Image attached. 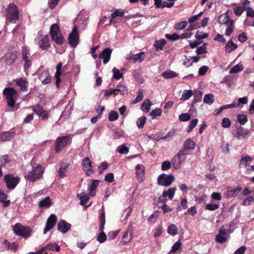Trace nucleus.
Here are the masks:
<instances>
[{
  "mask_svg": "<svg viewBox=\"0 0 254 254\" xmlns=\"http://www.w3.org/2000/svg\"><path fill=\"white\" fill-rule=\"evenodd\" d=\"M35 42L42 50H47L50 47L49 37L47 34H44L42 31L38 32L35 38Z\"/></svg>",
  "mask_w": 254,
  "mask_h": 254,
  "instance_id": "nucleus-3",
  "label": "nucleus"
},
{
  "mask_svg": "<svg viewBox=\"0 0 254 254\" xmlns=\"http://www.w3.org/2000/svg\"><path fill=\"white\" fill-rule=\"evenodd\" d=\"M0 163H1L0 165L2 166H5L6 164H7L10 162V159L9 158V157L6 154L1 156L0 157Z\"/></svg>",
  "mask_w": 254,
  "mask_h": 254,
  "instance_id": "nucleus-57",
  "label": "nucleus"
},
{
  "mask_svg": "<svg viewBox=\"0 0 254 254\" xmlns=\"http://www.w3.org/2000/svg\"><path fill=\"white\" fill-rule=\"evenodd\" d=\"M244 69V66L242 64H237L235 65L229 71V73L230 74L232 73H236L241 71H242Z\"/></svg>",
  "mask_w": 254,
  "mask_h": 254,
  "instance_id": "nucleus-41",
  "label": "nucleus"
},
{
  "mask_svg": "<svg viewBox=\"0 0 254 254\" xmlns=\"http://www.w3.org/2000/svg\"><path fill=\"white\" fill-rule=\"evenodd\" d=\"M28 82L26 79L21 77L15 80V85L20 87V89L22 91H27L28 89Z\"/></svg>",
  "mask_w": 254,
  "mask_h": 254,
  "instance_id": "nucleus-19",
  "label": "nucleus"
},
{
  "mask_svg": "<svg viewBox=\"0 0 254 254\" xmlns=\"http://www.w3.org/2000/svg\"><path fill=\"white\" fill-rule=\"evenodd\" d=\"M202 95V93L200 91H196L194 93V99L192 101V104H194L200 102L201 100Z\"/></svg>",
  "mask_w": 254,
  "mask_h": 254,
  "instance_id": "nucleus-45",
  "label": "nucleus"
},
{
  "mask_svg": "<svg viewBox=\"0 0 254 254\" xmlns=\"http://www.w3.org/2000/svg\"><path fill=\"white\" fill-rule=\"evenodd\" d=\"M34 111L43 120H47L49 118L48 112L40 106L35 107Z\"/></svg>",
  "mask_w": 254,
  "mask_h": 254,
  "instance_id": "nucleus-18",
  "label": "nucleus"
},
{
  "mask_svg": "<svg viewBox=\"0 0 254 254\" xmlns=\"http://www.w3.org/2000/svg\"><path fill=\"white\" fill-rule=\"evenodd\" d=\"M70 142L68 136L59 137L57 139L56 144V151L57 152L61 151L62 149L65 147Z\"/></svg>",
  "mask_w": 254,
  "mask_h": 254,
  "instance_id": "nucleus-13",
  "label": "nucleus"
},
{
  "mask_svg": "<svg viewBox=\"0 0 254 254\" xmlns=\"http://www.w3.org/2000/svg\"><path fill=\"white\" fill-rule=\"evenodd\" d=\"M237 45L234 43L232 41H229L225 47L226 53H230L231 52L236 50L237 48Z\"/></svg>",
  "mask_w": 254,
  "mask_h": 254,
  "instance_id": "nucleus-33",
  "label": "nucleus"
},
{
  "mask_svg": "<svg viewBox=\"0 0 254 254\" xmlns=\"http://www.w3.org/2000/svg\"><path fill=\"white\" fill-rule=\"evenodd\" d=\"M6 198L7 195L3 191L0 190V202L3 203L4 207H8L10 204V201L6 200Z\"/></svg>",
  "mask_w": 254,
  "mask_h": 254,
  "instance_id": "nucleus-35",
  "label": "nucleus"
},
{
  "mask_svg": "<svg viewBox=\"0 0 254 254\" xmlns=\"http://www.w3.org/2000/svg\"><path fill=\"white\" fill-rule=\"evenodd\" d=\"M23 60L24 62V69L26 71L31 65L32 62L30 58L23 59Z\"/></svg>",
  "mask_w": 254,
  "mask_h": 254,
  "instance_id": "nucleus-61",
  "label": "nucleus"
},
{
  "mask_svg": "<svg viewBox=\"0 0 254 254\" xmlns=\"http://www.w3.org/2000/svg\"><path fill=\"white\" fill-rule=\"evenodd\" d=\"M69 164L66 162H62L60 164L59 169L58 170V176L61 178H64L66 176L67 169Z\"/></svg>",
  "mask_w": 254,
  "mask_h": 254,
  "instance_id": "nucleus-23",
  "label": "nucleus"
},
{
  "mask_svg": "<svg viewBox=\"0 0 254 254\" xmlns=\"http://www.w3.org/2000/svg\"><path fill=\"white\" fill-rule=\"evenodd\" d=\"M237 121L241 125L245 124L248 121L246 115L244 114H239L237 116Z\"/></svg>",
  "mask_w": 254,
  "mask_h": 254,
  "instance_id": "nucleus-50",
  "label": "nucleus"
},
{
  "mask_svg": "<svg viewBox=\"0 0 254 254\" xmlns=\"http://www.w3.org/2000/svg\"><path fill=\"white\" fill-rule=\"evenodd\" d=\"M203 102L208 104H211L214 102V96L211 94H206L203 98Z\"/></svg>",
  "mask_w": 254,
  "mask_h": 254,
  "instance_id": "nucleus-44",
  "label": "nucleus"
},
{
  "mask_svg": "<svg viewBox=\"0 0 254 254\" xmlns=\"http://www.w3.org/2000/svg\"><path fill=\"white\" fill-rule=\"evenodd\" d=\"M218 22L220 24H225L227 26L225 35L230 36L233 31L234 21L229 17L227 13H224L219 16Z\"/></svg>",
  "mask_w": 254,
  "mask_h": 254,
  "instance_id": "nucleus-2",
  "label": "nucleus"
},
{
  "mask_svg": "<svg viewBox=\"0 0 254 254\" xmlns=\"http://www.w3.org/2000/svg\"><path fill=\"white\" fill-rule=\"evenodd\" d=\"M117 151L120 154H127L129 152V148L126 146L125 144H123L118 147Z\"/></svg>",
  "mask_w": 254,
  "mask_h": 254,
  "instance_id": "nucleus-43",
  "label": "nucleus"
},
{
  "mask_svg": "<svg viewBox=\"0 0 254 254\" xmlns=\"http://www.w3.org/2000/svg\"><path fill=\"white\" fill-rule=\"evenodd\" d=\"M57 221L56 216L52 214L48 218L45 228L44 229V234H46L49 231L53 228Z\"/></svg>",
  "mask_w": 254,
  "mask_h": 254,
  "instance_id": "nucleus-15",
  "label": "nucleus"
},
{
  "mask_svg": "<svg viewBox=\"0 0 254 254\" xmlns=\"http://www.w3.org/2000/svg\"><path fill=\"white\" fill-rule=\"evenodd\" d=\"M4 181L8 189L13 190L19 183L20 178L14 177L13 174H8L4 176Z\"/></svg>",
  "mask_w": 254,
  "mask_h": 254,
  "instance_id": "nucleus-8",
  "label": "nucleus"
},
{
  "mask_svg": "<svg viewBox=\"0 0 254 254\" xmlns=\"http://www.w3.org/2000/svg\"><path fill=\"white\" fill-rule=\"evenodd\" d=\"M162 114V110L160 108H156L153 110L151 113L150 115L153 119L156 118L157 116H159Z\"/></svg>",
  "mask_w": 254,
  "mask_h": 254,
  "instance_id": "nucleus-52",
  "label": "nucleus"
},
{
  "mask_svg": "<svg viewBox=\"0 0 254 254\" xmlns=\"http://www.w3.org/2000/svg\"><path fill=\"white\" fill-rule=\"evenodd\" d=\"M99 219L100 222L99 231H100V232L97 237V240L100 243H104L107 239V236L105 233L103 232L104 226L105 224V215L104 211H103L101 213Z\"/></svg>",
  "mask_w": 254,
  "mask_h": 254,
  "instance_id": "nucleus-10",
  "label": "nucleus"
},
{
  "mask_svg": "<svg viewBox=\"0 0 254 254\" xmlns=\"http://www.w3.org/2000/svg\"><path fill=\"white\" fill-rule=\"evenodd\" d=\"M119 117L117 112L115 111H111L109 114V120L111 122L116 121Z\"/></svg>",
  "mask_w": 254,
  "mask_h": 254,
  "instance_id": "nucleus-48",
  "label": "nucleus"
},
{
  "mask_svg": "<svg viewBox=\"0 0 254 254\" xmlns=\"http://www.w3.org/2000/svg\"><path fill=\"white\" fill-rule=\"evenodd\" d=\"M249 133V130L245 129L244 127H240L235 134V137L238 139H241L246 137L247 135Z\"/></svg>",
  "mask_w": 254,
  "mask_h": 254,
  "instance_id": "nucleus-27",
  "label": "nucleus"
},
{
  "mask_svg": "<svg viewBox=\"0 0 254 254\" xmlns=\"http://www.w3.org/2000/svg\"><path fill=\"white\" fill-rule=\"evenodd\" d=\"M68 43L72 47H75L79 42V35L78 33L77 27L74 26L73 27L71 32L68 36Z\"/></svg>",
  "mask_w": 254,
  "mask_h": 254,
  "instance_id": "nucleus-11",
  "label": "nucleus"
},
{
  "mask_svg": "<svg viewBox=\"0 0 254 254\" xmlns=\"http://www.w3.org/2000/svg\"><path fill=\"white\" fill-rule=\"evenodd\" d=\"M99 181L98 180H92V183L88 187L89 195L91 196H94L96 194V190L97 186L99 185Z\"/></svg>",
  "mask_w": 254,
  "mask_h": 254,
  "instance_id": "nucleus-22",
  "label": "nucleus"
},
{
  "mask_svg": "<svg viewBox=\"0 0 254 254\" xmlns=\"http://www.w3.org/2000/svg\"><path fill=\"white\" fill-rule=\"evenodd\" d=\"M221 125L224 128H228L231 125V121L228 118H224L222 120Z\"/></svg>",
  "mask_w": 254,
  "mask_h": 254,
  "instance_id": "nucleus-53",
  "label": "nucleus"
},
{
  "mask_svg": "<svg viewBox=\"0 0 254 254\" xmlns=\"http://www.w3.org/2000/svg\"><path fill=\"white\" fill-rule=\"evenodd\" d=\"M38 205L40 207L48 208L52 205L51 200L50 197L47 196L44 198L42 199L38 202Z\"/></svg>",
  "mask_w": 254,
  "mask_h": 254,
  "instance_id": "nucleus-30",
  "label": "nucleus"
},
{
  "mask_svg": "<svg viewBox=\"0 0 254 254\" xmlns=\"http://www.w3.org/2000/svg\"><path fill=\"white\" fill-rule=\"evenodd\" d=\"M175 179L173 175L162 174L158 178V183L163 186H170Z\"/></svg>",
  "mask_w": 254,
  "mask_h": 254,
  "instance_id": "nucleus-12",
  "label": "nucleus"
},
{
  "mask_svg": "<svg viewBox=\"0 0 254 254\" xmlns=\"http://www.w3.org/2000/svg\"><path fill=\"white\" fill-rule=\"evenodd\" d=\"M113 49L109 48L104 49L98 55L99 58L103 60L104 64H106L110 60Z\"/></svg>",
  "mask_w": 254,
  "mask_h": 254,
  "instance_id": "nucleus-17",
  "label": "nucleus"
},
{
  "mask_svg": "<svg viewBox=\"0 0 254 254\" xmlns=\"http://www.w3.org/2000/svg\"><path fill=\"white\" fill-rule=\"evenodd\" d=\"M198 123V120L197 119H193L191 121L189 127L188 129V132H190L193 128L196 126Z\"/></svg>",
  "mask_w": 254,
  "mask_h": 254,
  "instance_id": "nucleus-62",
  "label": "nucleus"
},
{
  "mask_svg": "<svg viewBox=\"0 0 254 254\" xmlns=\"http://www.w3.org/2000/svg\"><path fill=\"white\" fill-rule=\"evenodd\" d=\"M144 58H145V54L143 52H140L138 54L134 55L133 56L128 55L127 56V59H128V60L131 59L133 60V61L134 62H142L144 59Z\"/></svg>",
  "mask_w": 254,
  "mask_h": 254,
  "instance_id": "nucleus-26",
  "label": "nucleus"
},
{
  "mask_svg": "<svg viewBox=\"0 0 254 254\" xmlns=\"http://www.w3.org/2000/svg\"><path fill=\"white\" fill-rule=\"evenodd\" d=\"M125 12L124 10L120 9H116L114 12L111 14L110 17V23H116L118 22L117 17H121L124 15Z\"/></svg>",
  "mask_w": 254,
  "mask_h": 254,
  "instance_id": "nucleus-21",
  "label": "nucleus"
},
{
  "mask_svg": "<svg viewBox=\"0 0 254 254\" xmlns=\"http://www.w3.org/2000/svg\"><path fill=\"white\" fill-rule=\"evenodd\" d=\"M50 35L52 39L57 44L62 45L64 41V38L61 33L59 26L54 24L51 26Z\"/></svg>",
  "mask_w": 254,
  "mask_h": 254,
  "instance_id": "nucleus-4",
  "label": "nucleus"
},
{
  "mask_svg": "<svg viewBox=\"0 0 254 254\" xmlns=\"http://www.w3.org/2000/svg\"><path fill=\"white\" fill-rule=\"evenodd\" d=\"M82 165L83 170L88 176H90L93 174L92 163L88 157H85L83 159Z\"/></svg>",
  "mask_w": 254,
  "mask_h": 254,
  "instance_id": "nucleus-14",
  "label": "nucleus"
},
{
  "mask_svg": "<svg viewBox=\"0 0 254 254\" xmlns=\"http://www.w3.org/2000/svg\"><path fill=\"white\" fill-rule=\"evenodd\" d=\"M196 52L198 55L206 53L207 52L206 50V44H204L200 47H197Z\"/></svg>",
  "mask_w": 254,
  "mask_h": 254,
  "instance_id": "nucleus-60",
  "label": "nucleus"
},
{
  "mask_svg": "<svg viewBox=\"0 0 254 254\" xmlns=\"http://www.w3.org/2000/svg\"><path fill=\"white\" fill-rule=\"evenodd\" d=\"M176 191V188H171L167 190H164L162 193V197H166L168 196L170 199H172L174 196Z\"/></svg>",
  "mask_w": 254,
  "mask_h": 254,
  "instance_id": "nucleus-31",
  "label": "nucleus"
},
{
  "mask_svg": "<svg viewBox=\"0 0 254 254\" xmlns=\"http://www.w3.org/2000/svg\"><path fill=\"white\" fill-rule=\"evenodd\" d=\"M253 202H254V198L252 196H249L243 201V204L244 205H249Z\"/></svg>",
  "mask_w": 254,
  "mask_h": 254,
  "instance_id": "nucleus-64",
  "label": "nucleus"
},
{
  "mask_svg": "<svg viewBox=\"0 0 254 254\" xmlns=\"http://www.w3.org/2000/svg\"><path fill=\"white\" fill-rule=\"evenodd\" d=\"M39 78L43 84H47L51 81V77L48 70H44L39 74Z\"/></svg>",
  "mask_w": 254,
  "mask_h": 254,
  "instance_id": "nucleus-20",
  "label": "nucleus"
},
{
  "mask_svg": "<svg viewBox=\"0 0 254 254\" xmlns=\"http://www.w3.org/2000/svg\"><path fill=\"white\" fill-rule=\"evenodd\" d=\"M44 172V169L41 165L37 164L35 166L32 165V170L25 175L24 177L26 180L33 182L41 178Z\"/></svg>",
  "mask_w": 254,
  "mask_h": 254,
  "instance_id": "nucleus-1",
  "label": "nucleus"
},
{
  "mask_svg": "<svg viewBox=\"0 0 254 254\" xmlns=\"http://www.w3.org/2000/svg\"><path fill=\"white\" fill-rule=\"evenodd\" d=\"M192 95V91L191 90H185L184 91L181 100L187 101Z\"/></svg>",
  "mask_w": 254,
  "mask_h": 254,
  "instance_id": "nucleus-39",
  "label": "nucleus"
},
{
  "mask_svg": "<svg viewBox=\"0 0 254 254\" xmlns=\"http://www.w3.org/2000/svg\"><path fill=\"white\" fill-rule=\"evenodd\" d=\"M17 58L16 53L13 52H7L2 57V60L8 65L13 64Z\"/></svg>",
  "mask_w": 254,
  "mask_h": 254,
  "instance_id": "nucleus-16",
  "label": "nucleus"
},
{
  "mask_svg": "<svg viewBox=\"0 0 254 254\" xmlns=\"http://www.w3.org/2000/svg\"><path fill=\"white\" fill-rule=\"evenodd\" d=\"M132 230H133V225L131 222H130L128 226L127 230L125 232L123 236V239H125L127 238L128 234H129L130 238L128 239V241L132 239Z\"/></svg>",
  "mask_w": 254,
  "mask_h": 254,
  "instance_id": "nucleus-37",
  "label": "nucleus"
},
{
  "mask_svg": "<svg viewBox=\"0 0 254 254\" xmlns=\"http://www.w3.org/2000/svg\"><path fill=\"white\" fill-rule=\"evenodd\" d=\"M219 207L218 204L209 203L206 205L205 208L210 211H214L218 209Z\"/></svg>",
  "mask_w": 254,
  "mask_h": 254,
  "instance_id": "nucleus-54",
  "label": "nucleus"
},
{
  "mask_svg": "<svg viewBox=\"0 0 254 254\" xmlns=\"http://www.w3.org/2000/svg\"><path fill=\"white\" fill-rule=\"evenodd\" d=\"M144 167L143 165L138 164L136 166V173L138 180L140 181H143V178L144 175Z\"/></svg>",
  "mask_w": 254,
  "mask_h": 254,
  "instance_id": "nucleus-29",
  "label": "nucleus"
},
{
  "mask_svg": "<svg viewBox=\"0 0 254 254\" xmlns=\"http://www.w3.org/2000/svg\"><path fill=\"white\" fill-rule=\"evenodd\" d=\"M15 131H3L0 133V140L2 141L10 140L15 135Z\"/></svg>",
  "mask_w": 254,
  "mask_h": 254,
  "instance_id": "nucleus-25",
  "label": "nucleus"
},
{
  "mask_svg": "<svg viewBox=\"0 0 254 254\" xmlns=\"http://www.w3.org/2000/svg\"><path fill=\"white\" fill-rule=\"evenodd\" d=\"M146 121V118L145 116H142L138 118L136 121V125L139 128H142L144 127Z\"/></svg>",
  "mask_w": 254,
  "mask_h": 254,
  "instance_id": "nucleus-46",
  "label": "nucleus"
},
{
  "mask_svg": "<svg viewBox=\"0 0 254 254\" xmlns=\"http://www.w3.org/2000/svg\"><path fill=\"white\" fill-rule=\"evenodd\" d=\"M61 74V70H56L55 76L56 78V85L58 88L60 87V83L61 82L60 76Z\"/></svg>",
  "mask_w": 254,
  "mask_h": 254,
  "instance_id": "nucleus-55",
  "label": "nucleus"
},
{
  "mask_svg": "<svg viewBox=\"0 0 254 254\" xmlns=\"http://www.w3.org/2000/svg\"><path fill=\"white\" fill-rule=\"evenodd\" d=\"M195 146V143L191 139L188 138L184 144V149L186 152H188V150H192Z\"/></svg>",
  "mask_w": 254,
  "mask_h": 254,
  "instance_id": "nucleus-28",
  "label": "nucleus"
},
{
  "mask_svg": "<svg viewBox=\"0 0 254 254\" xmlns=\"http://www.w3.org/2000/svg\"><path fill=\"white\" fill-rule=\"evenodd\" d=\"M71 225L65 220H61L58 224V229L62 233H65L70 229Z\"/></svg>",
  "mask_w": 254,
  "mask_h": 254,
  "instance_id": "nucleus-24",
  "label": "nucleus"
},
{
  "mask_svg": "<svg viewBox=\"0 0 254 254\" xmlns=\"http://www.w3.org/2000/svg\"><path fill=\"white\" fill-rule=\"evenodd\" d=\"M176 72L172 70H166L162 72V76L165 79H169L177 76Z\"/></svg>",
  "mask_w": 254,
  "mask_h": 254,
  "instance_id": "nucleus-38",
  "label": "nucleus"
},
{
  "mask_svg": "<svg viewBox=\"0 0 254 254\" xmlns=\"http://www.w3.org/2000/svg\"><path fill=\"white\" fill-rule=\"evenodd\" d=\"M113 77L117 80L120 79L123 76V74L121 73L120 70L116 67L113 68Z\"/></svg>",
  "mask_w": 254,
  "mask_h": 254,
  "instance_id": "nucleus-51",
  "label": "nucleus"
},
{
  "mask_svg": "<svg viewBox=\"0 0 254 254\" xmlns=\"http://www.w3.org/2000/svg\"><path fill=\"white\" fill-rule=\"evenodd\" d=\"M208 69V67L206 65L201 66L198 69V75L200 76L204 75L206 74Z\"/></svg>",
  "mask_w": 254,
  "mask_h": 254,
  "instance_id": "nucleus-63",
  "label": "nucleus"
},
{
  "mask_svg": "<svg viewBox=\"0 0 254 254\" xmlns=\"http://www.w3.org/2000/svg\"><path fill=\"white\" fill-rule=\"evenodd\" d=\"M3 94L5 96L8 105L13 107L15 105L14 97L17 94L16 90L13 88H6L3 90Z\"/></svg>",
  "mask_w": 254,
  "mask_h": 254,
  "instance_id": "nucleus-9",
  "label": "nucleus"
},
{
  "mask_svg": "<svg viewBox=\"0 0 254 254\" xmlns=\"http://www.w3.org/2000/svg\"><path fill=\"white\" fill-rule=\"evenodd\" d=\"M178 230L177 226L175 224H172L168 226L167 232L171 236H175L177 234Z\"/></svg>",
  "mask_w": 254,
  "mask_h": 254,
  "instance_id": "nucleus-40",
  "label": "nucleus"
},
{
  "mask_svg": "<svg viewBox=\"0 0 254 254\" xmlns=\"http://www.w3.org/2000/svg\"><path fill=\"white\" fill-rule=\"evenodd\" d=\"M49 250L51 251H56L59 252L60 251V246L56 243H50L48 244L45 247H42V250Z\"/></svg>",
  "mask_w": 254,
  "mask_h": 254,
  "instance_id": "nucleus-32",
  "label": "nucleus"
},
{
  "mask_svg": "<svg viewBox=\"0 0 254 254\" xmlns=\"http://www.w3.org/2000/svg\"><path fill=\"white\" fill-rule=\"evenodd\" d=\"M124 135L125 131L122 129H118L114 132L113 137L114 139H116L121 137L124 136Z\"/></svg>",
  "mask_w": 254,
  "mask_h": 254,
  "instance_id": "nucleus-49",
  "label": "nucleus"
},
{
  "mask_svg": "<svg viewBox=\"0 0 254 254\" xmlns=\"http://www.w3.org/2000/svg\"><path fill=\"white\" fill-rule=\"evenodd\" d=\"M245 10V7L242 6H237L234 8V12L236 15L240 16Z\"/></svg>",
  "mask_w": 254,
  "mask_h": 254,
  "instance_id": "nucleus-58",
  "label": "nucleus"
},
{
  "mask_svg": "<svg viewBox=\"0 0 254 254\" xmlns=\"http://www.w3.org/2000/svg\"><path fill=\"white\" fill-rule=\"evenodd\" d=\"M241 190V188L237 187L233 190H230L227 192V196L228 197H234L237 196Z\"/></svg>",
  "mask_w": 254,
  "mask_h": 254,
  "instance_id": "nucleus-42",
  "label": "nucleus"
},
{
  "mask_svg": "<svg viewBox=\"0 0 254 254\" xmlns=\"http://www.w3.org/2000/svg\"><path fill=\"white\" fill-rule=\"evenodd\" d=\"M188 154L189 152H186L185 150H182L178 152L171 162L174 169L178 170L181 168L182 164L186 160V156Z\"/></svg>",
  "mask_w": 254,
  "mask_h": 254,
  "instance_id": "nucleus-6",
  "label": "nucleus"
},
{
  "mask_svg": "<svg viewBox=\"0 0 254 254\" xmlns=\"http://www.w3.org/2000/svg\"><path fill=\"white\" fill-rule=\"evenodd\" d=\"M171 166V162L169 161H165L162 162L161 165L162 170L163 171H166L169 170Z\"/></svg>",
  "mask_w": 254,
  "mask_h": 254,
  "instance_id": "nucleus-59",
  "label": "nucleus"
},
{
  "mask_svg": "<svg viewBox=\"0 0 254 254\" xmlns=\"http://www.w3.org/2000/svg\"><path fill=\"white\" fill-rule=\"evenodd\" d=\"M166 44V41L164 39L156 41L154 46L157 51H161L163 49V47Z\"/></svg>",
  "mask_w": 254,
  "mask_h": 254,
  "instance_id": "nucleus-36",
  "label": "nucleus"
},
{
  "mask_svg": "<svg viewBox=\"0 0 254 254\" xmlns=\"http://www.w3.org/2000/svg\"><path fill=\"white\" fill-rule=\"evenodd\" d=\"M152 105L151 101L149 99L145 100L140 106L141 110L146 113H148L150 111V108Z\"/></svg>",
  "mask_w": 254,
  "mask_h": 254,
  "instance_id": "nucleus-34",
  "label": "nucleus"
},
{
  "mask_svg": "<svg viewBox=\"0 0 254 254\" xmlns=\"http://www.w3.org/2000/svg\"><path fill=\"white\" fill-rule=\"evenodd\" d=\"M117 94L120 93L121 95H125L127 93V88L124 85L120 84L116 88Z\"/></svg>",
  "mask_w": 254,
  "mask_h": 254,
  "instance_id": "nucleus-47",
  "label": "nucleus"
},
{
  "mask_svg": "<svg viewBox=\"0 0 254 254\" xmlns=\"http://www.w3.org/2000/svg\"><path fill=\"white\" fill-rule=\"evenodd\" d=\"M14 233L17 236L27 238L31 235V229L29 227L24 226L20 223H16L13 228Z\"/></svg>",
  "mask_w": 254,
  "mask_h": 254,
  "instance_id": "nucleus-5",
  "label": "nucleus"
},
{
  "mask_svg": "<svg viewBox=\"0 0 254 254\" xmlns=\"http://www.w3.org/2000/svg\"><path fill=\"white\" fill-rule=\"evenodd\" d=\"M190 115L189 113H183L179 115V119L181 121L186 122L190 120Z\"/></svg>",
  "mask_w": 254,
  "mask_h": 254,
  "instance_id": "nucleus-56",
  "label": "nucleus"
},
{
  "mask_svg": "<svg viewBox=\"0 0 254 254\" xmlns=\"http://www.w3.org/2000/svg\"><path fill=\"white\" fill-rule=\"evenodd\" d=\"M6 14V19L9 21L15 22L18 18L19 11L16 6L13 3L9 4Z\"/></svg>",
  "mask_w": 254,
  "mask_h": 254,
  "instance_id": "nucleus-7",
  "label": "nucleus"
}]
</instances>
